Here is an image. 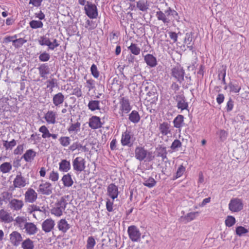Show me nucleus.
I'll return each instance as SVG.
<instances>
[{"label": "nucleus", "instance_id": "obj_1", "mask_svg": "<svg viewBox=\"0 0 249 249\" xmlns=\"http://www.w3.org/2000/svg\"><path fill=\"white\" fill-rule=\"evenodd\" d=\"M159 11H157L156 14V17L158 20L162 21L164 24L168 25L170 23L171 19L170 18L171 17H173L174 19L177 21H178L180 18L178 13L171 7H168L167 10L164 11V12L160 11L159 8Z\"/></svg>", "mask_w": 249, "mask_h": 249}, {"label": "nucleus", "instance_id": "obj_2", "mask_svg": "<svg viewBox=\"0 0 249 249\" xmlns=\"http://www.w3.org/2000/svg\"><path fill=\"white\" fill-rule=\"evenodd\" d=\"M68 197V195L64 196L60 199H57L55 204V207L51 210V213L58 217L61 216L63 214V212L65 210L68 204L66 199Z\"/></svg>", "mask_w": 249, "mask_h": 249}, {"label": "nucleus", "instance_id": "obj_3", "mask_svg": "<svg viewBox=\"0 0 249 249\" xmlns=\"http://www.w3.org/2000/svg\"><path fill=\"white\" fill-rule=\"evenodd\" d=\"M171 74L179 83H181L184 80L185 71L180 65H177L173 68Z\"/></svg>", "mask_w": 249, "mask_h": 249}, {"label": "nucleus", "instance_id": "obj_4", "mask_svg": "<svg viewBox=\"0 0 249 249\" xmlns=\"http://www.w3.org/2000/svg\"><path fill=\"white\" fill-rule=\"evenodd\" d=\"M85 14L91 19L97 18L98 15V10L96 6L92 2L87 1V4L84 7Z\"/></svg>", "mask_w": 249, "mask_h": 249}, {"label": "nucleus", "instance_id": "obj_5", "mask_svg": "<svg viewBox=\"0 0 249 249\" xmlns=\"http://www.w3.org/2000/svg\"><path fill=\"white\" fill-rule=\"evenodd\" d=\"M135 140V138L133 137V135L130 130H126L123 133L121 138L122 145L131 147Z\"/></svg>", "mask_w": 249, "mask_h": 249}, {"label": "nucleus", "instance_id": "obj_6", "mask_svg": "<svg viewBox=\"0 0 249 249\" xmlns=\"http://www.w3.org/2000/svg\"><path fill=\"white\" fill-rule=\"evenodd\" d=\"M243 207L242 200L238 198H232L229 204V209L232 212H239L243 210Z\"/></svg>", "mask_w": 249, "mask_h": 249}, {"label": "nucleus", "instance_id": "obj_7", "mask_svg": "<svg viewBox=\"0 0 249 249\" xmlns=\"http://www.w3.org/2000/svg\"><path fill=\"white\" fill-rule=\"evenodd\" d=\"M173 99L177 103V107L181 110H187L188 108V103L186 101V98L183 94L176 95Z\"/></svg>", "mask_w": 249, "mask_h": 249}, {"label": "nucleus", "instance_id": "obj_8", "mask_svg": "<svg viewBox=\"0 0 249 249\" xmlns=\"http://www.w3.org/2000/svg\"><path fill=\"white\" fill-rule=\"evenodd\" d=\"M42 183L39 185L37 192L43 195L49 196L53 193L52 185L49 182H45L44 180H41Z\"/></svg>", "mask_w": 249, "mask_h": 249}, {"label": "nucleus", "instance_id": "obj_9", "mask_svg": "<svg viewBox=\"0 0 249 249\" xmlns=\"http://www.w3.org/2000/svg\"><path fill=\"white\" fill-rule=\"evenodd\" d=\"M85 163L86 161L83 158L80 157L76 158L72 161L73 170L79 172L83 171L86 168Z\"/></svg>", "mask_w": 249, "mask_h": 249}, {"label": "nucleus", "instance_id": "obj_10", "mask_svg": "<svg viewBox=\"0 0 249 249\" xmlns=\"http://www.w3.org/2000/svg\"><path fill=\"white\" fill-rule=\"evenodd\" d=\"M127 232L130 239L133 242L137 241L141 237V233L135 226H130L128 228Z\"/></svg>", "mask_w": 249, "mask_h": 249}, {"label": "nucleus", "instance_id": "obj_11", "mask_svg": "<svg viewBox=\"0 0 249 249\" xmlns=\"http://www.w3.org/2000/svg\"><path fill=\"white\" fill-rule=\"evenodd\" d=\"M120 110L122 111L121 116H123V113H128L132 109L129 100L125 97H122L120 101Z\"/></svg>", "mask_w": 249, "mask_h": 249}, {"label": "nucleus", "instance_id": "obj_12", "mask_svg": "<svg viewBox=\"0 0 249 249\" xmlns=\"http://www.w3.org/2000/svg\"><path fill=\"white\" fill-rule=\"evenodd\" d=\"M11 244L15 247L18 246L22 241L21 234L17 231H12L9 235Z\"/></svg>", "mask_w": 249, "mask_h": 249}, {"label": "nucleus", "instance_id": "obj_13", "mask_svg": "<svg viewBox=\"0 0 249 249\" xmlns=\"http://www.w3.org/2000/svg\"><path fill=\"white\" fill-rule=\"evenodd\" d=\"M24 206L23 200L16 198H12L9 202L8 206L13 211H20Z\"/></svg>", "mask_w": 249, "mask_h": 249}, {"label": "nucleus", "instance_id": "obj_14", "mask_svg": "<svg viewBox=\"0 0 249 249\" xmlns=\"http://www.w3.org/2000/svg\"><path fill=\"white\" fill-rule=\"evenodd\" d=\"M24 196L26 202L33 203L36 201L37 198V194L32 188L28 189Z\"/></svg>", "mask_w": 249, "mask_h": 249}, {"label": "nucleus", "instance_id": "obj_15", "mask_svg": "<svg viewBox=\"0 0 249 249\" xmlns=\"http://www.w3.org/2000/svg\"><path fill=\"white\" fill-rule=\"evenodd\" d=\"M156 151L157 153L156 156L157 157H161L162 160L165 162H167L168 160L167 157L168 152L166 147L163 146L162 145H159L156 148Z\"/></svg>", "mask_w": 249, "mask_h": 249}, {"label": "nucleus", "instance_id": "obj_16", "mask_svg": "<svg viewBox=\"0 0 249 249\" xmlns=\"http://www.w3.org/2000/svg\"><path fill=\"white\" fill-rule=\"evenodd\" d=\"M147 154V151L143 147L137 146L135 149V157L140 161L146 158Z\"/></svg>", "mask_w": 249, "mask_h": 249}, {"label": "nucleus", "instance_id": "obj_17", "mask_svg": "<svg viewBox=\"0 0 249 249\" xmlns=\"http://www.w3.org/2000/svg\"><path fill=\"white\" fill-rule=\"evenodd\" d=\"M28 183L26 182L25 178L22 176L21 172H19V174L16 176L13 181L15 188L24 187Z\"/></svg>", "mask_w": 249, "mask_h": 249}, {"label": "nucleus", "instance_id": "obj_18", "mask_svg": "<svg viewBox=\"0 0 249 249\" xmlns=\"http://www.w3.org/2000/svg\"><path fill=\"white\" fill-rule=\"evenodd\" d=\"M23 229L25 230L27 234L30 235L35 234L38 231V228L32 222H25Z\"/></svg>", "mask_w": 249, "mask_h": 249}, {"label": "nucleus", "instance_id": "obj_19", "mask_svg": "<svg viewBox=\"0 0 249 249\" xmlns=\"http://www.w3.org/2000/svg\"><path fill=\"white\" fill-rule=\"evenodd\" d=\"M54 225V221L51 218H48L42 222V229L44 232H49L53 229Z\"/></svg>", "mask_w": 249, "mask_h": 249}, {"label": "nucleus", "instance_id": "obj_20", "mask_svg": "<svg viewBox=\"0 0 249 249\" xmlns=\"http://www.w3.org/2000/svg\"><path fill=\"white\" fill-rule=\"evenodd\" d=\"M89 126L92 129H96L102 127V123L99 117L93 116L89 120Z\"/></svg>", "mask_w": 249, "mask_h": 249}, {"label": "nucleus", "instance_id": "obj_21", "mask_svg": "<svg viewBox=\"0 0 249 249\" xmlns=\"http://www.w3.org/2000/svg\"><path fill=\"white\" fill-rule=\"evenodd\" d=\"M107 193L113 200L117 198L118 196V188L114 183L110 184L107 188Z\"/></svg>", "mask_w": 249, "mask_h": 249}, {"label": "nucleus", "instance_id": "obj_22", "mask_svg": "<svg viewBox=\"0 0 249 249\" xmlns=\"http://www.w3.org/2000/svg\"><path fill=\"white\" fill-rule=\"evenodd\" d=\"M37 69L40 76L43 79L47 78V75L50 73V68L47 63L41 64Z\"/></svg>", "mask_w": 249, "mask_h": 249}, {"label": "nucleus", "instance_id": "obj_23", "mask_svg": "<svg viewBox=\"0 0 249 249\" xmlns=\"http://www.w3.org/2000/svg\"><path fill=\"white\" fill-rule=\"evenodd\" d=\"M144 60L147 66L153 68L157 65V58L151 54H147L143 56Z\"/></svg>", "mask_w": 249, "mask_h": 249}, {"label": "nucleus", "instance_id": "obj_24", "mask_svg": "<svg viewBox=\"0 0 249 249\" xmlns=\"http://www.w3.org/2000/svg\"><path fill=\"white\" fill-rule=\"evenodd\" d=\"M36 153L32 149L27 150L21 159H23L27 162H31L36 156Z\"/></svg>", "mask_w": 249, "mask_h": 249}, {"label": "nucleus", "instance_id": "obj_25", "mask_svg": "<svg viewBox=\"0 0 249 249\" xmlns=\"http://www.w3.org/2000/svg\"><path fill=\"white\" fill-rule=\"evenodd\" d=\"M56 113L53 111H48L44 115V119L49 124H54L56 123Z\"/></svg>", "mask_w": 249, "mask_h": 249}, {"label": "nucleus", "instance_id": "obj_26", "mask_svg": "<svg viewBox=\"0 0 249 249\" xmlns=\"http://www.w3.org/2000/svg\"><path fill=\"white\" fill-rule=\"evenodd\" d=\"M0 220L4 223H10L13 220V218L9 213L4 209H1L0 210Z\"/></svg>", "mask_w": 249, "mask_h": 249}, {"label": "nucleus", "instance_id": "obj_27", "mask_svg": "<svg viewBox=\"0 0 249 249\" xmlns=\"http://www.w3.org/2000/svg\"><path fill=\"white\" fill-rule=\"evenodd\" d=\"M57 227L59 231L65 233L70 229L71 226L68 223L65 219H61L58 222Z\"/></svg>", "mask_w": 249, "mask_h": 249}, {"label": "nucleus", "instance_id": "obj_28", "mask_svg": "<svg viewBox=\"0 0 249 249\" xmlns=\"http://www.w3.org/2000/svg\"><path fill=\"white\" fill-rule=\"evenodd\" d=\"M65 100L64 95L61 92H58L55 94L53 98V104L56 107H59L62 104Z\"/></svg>", "mask_w": 249, "mask_h": 249}, {"label": "nucleus", "instance_id": "obj_29", "mask_svg": "<svg viewBox=\"0 0 249 249\" xmlns=\"http://www.w3.org/2000/svg\"><path fill=\"white\" fill-rule=\"evenodd\" d=\"M159 130L160 132L164 136L171 133L170 124L167 122H163L160 124Z\"/></svg>", "mask_w": 249, "mask_h": 249}, {"label": "nucleus", "instance_id": "obj_30", "mask_svg": "<svg viewBox=\"0 0 249 249\" xmlns=\"http://www.w3.org/2000/svg\"><path fill=\"white\" fill-rule=\"evenodd\" d=\"M59 170L63 172H67L71 169V163L69 161L64 159L59 163Z\"/></svg>", "mask_w": 249, "mask_h": 249}, {"label": "nucleus", "instance_id": "obj_31", "mask_svg": "<svg viewBox=\"0 0 249 249\" xmlns=\"http://www.w3.org/2000/svg\"><path fill=\"white\" fill-rule=\"evenodd\" d=\"M230 89V92L233 93H238L241 89V87L239 85L238 82L234 80L231 81L228 85Z\"/></svg>", "mask_w": 249, "mask_h": 249}, {"label": "nucleus", "instance_id": "obj_32", "mask_svg": "<svg viewBox=\"0 0 249 249\" xmlns=\"http://www.w3.org/2000/svg\"><path fill=\"white\" fill-rule=\"evenodd\" d=\"M184 116L182 115H178L173 120L174 126L177 128H180L184 124Z\"/></svg>", "mask_w": 249, "mask_h": 249}, {"label": "nucleus", "instance_id": "obj_33", "mask_svg": "<svg viewBox=\"0 0 249 249\" xmlns=\"http://www.w3.org/2000/svg\"><path fill=\"white\" fill-rule=\"evenodd\" d=\"M137 8L142 12L146 11L149 7V4L147 0H140L137 1Z\"/></svg>", "mask_w": 249, "mask_h": 249}, {"label": "nucleus", "instance_id": "obj_34", "mask_svg": "<svg viewBox=\"0 0 249 249\" xmlns=\"http://www.w3.org/2000/svg\"><path fill=\"white\" fill-rule=\"evenodd\" d=\"M69 149L71 151H74L76 149H78L79 151L80 150V149H82V150L84 152H88L89 151V149L86 147V145L83 146L78 142H76L73 143L70 146H69Z\"/></svg>", "mask_w": 249, "mask_h": 249}, {"label": "nucleus", "instance_id": "obj_35", "mask_svg": "<svg viewBox=\"0 0 249 249\" xmlns=\"http://www.w3.org/2000/svg\"><path fill=\"white\" fill-rule=\"evenodd\" d=\"M62 181L64 186L67 187H71L73 184V181L71 178V176L70 173L64 175L62 178Z\"/></svg>", "mask_w": 249, "mask_h": 249}, {"label": "nucleus", "instance_id": "obj_36", "mask_svg": "<svg viewBox=\"0 0 249 249\" xmlns=\"http://www.w3.org/2000/svg\"><path fill=\"white\" fill-rule=\"evenodd\" d=\"M126 61H127L128 66H134V67L139 66V60L137 59L134 55L128 54L126 56Z\"/></svg>", "mask_w": 249, "mask_h": 249}, {"label": "nucleus", "instance_id": "obj_37", "mask_svg": "<svg viewBox=\"0 0 249 249\" xmlns=\"http://www.w3.org/2000/svg\"><path fill=\"white\" fill-rule=\"evenodd\" d=\"M128 119L132 123L137 124L139 122L141 117L137 111L133 110L129 114Z\"/></svg>", "mask_w": 249, "mask_h": 249}, {"label": "nucleus", "instance_id": "obj_38", "mask_svg": "<svg viewBox=\"0 0 249 249\" xmlns=\"http://www.w3.org/2000/svg\"><path fill=\"white\" fill-rule=\"evenodd\" d=\"M21 245L23 249H34L35 247L33 241L29 238L23 240Z\"/></svg>", "mask_w": 249, "mask_h": 249}, {"label": "nucleus", "instance_id": "obj_39", "mask_svg": "<svg viewBox=\"0 0 249 249\" xmlns=\"http://www.w3.org/2000/svg\"><path fill=\"white\" fill-rule=\"evenodd\" d=\"M143 181V185L149 188L154 187L156 185L157 183V181L152 177H149L148 178H144Z\"/></svg>", "mask_w": 249, "mask_h": 249}, {"label": "nucleus", "instance_id": "obj_40", "mask_svg": "<svg viewBox=\"0 0 249 249\" xmlns=\"http://www.w3.org/2000/svg\"><path fill=\"white\" fill-rule=\"evenodd\" d=\"M100 101L98 100H91L89 101L88 107L91 111H94L95 110H100Z\"/></svg>", "mask_w": 249, "mask_h": 249}, {"label": "nucleus", "instance_id": "obj_41", "mask_svg": "<svg viewBox=\"0 0 249 249\" xmlns=\"http://www.w3.org/2000/svg\"><path fill=\"white\" fill-rule=\"evenodd\" d=\"M128 50L130 51L131 54L135 55H139L141 52V49L137 46V44L131 43L130 45L128 47Z\"/></svg>", "mask_w": 249, "mask_h": 249}, {"label": "nucleus", "instance_id": "obj_42", "mask_svg": "<svg viewBox=\"0 0 249 249\" xmlns=\"http://www.w3.org/2000/svg\"><path fill=\"white\" fill-rule=\"evenodd\" d=\"M12 166L10 162H5L0 165V170L2 173L9 172L12 169Z\"/></svg>", "mask_w": 249, "mask_h": 249}, {"label": "nucleus", "instance_id": "obj_43", "mask_svg": "<svg viewBox=\"0 0 249 249\" xmlns=\"http://www.w3.org/2000/svg\"><path fill=\"white\" fill-rule=\"evenodd\" d=\"M27 42V40L23 38H19L18 39H16L13 40V42H12V45L16 48H19L22 46V45Z\"/></svg>", "mask_w": 249, "mask_h": 249}, {"label": "nucleus", "instance_id": "obj_44", "mask_svg": "<svg viewBox=\"0 0 249 249\" xmlns=\"http://www.w3.org/2000/svg\"><path fill=\"white\" fill-rule=\"evenodd\" d=\"M17 144L16 141L13 139L11 141H3V145L6 150L12 149Z\"/></svg>", "mask_w": 249, "mask_h": 249}, {"label": "nucleus", "instance_id": "obj_45", "mask_svg": "<svg viewBox=\"0 0 249 249\" xmlns=\"http://www.w3.org/2000/svg\"><path fill=\"white\" fill-rule=\"evenodd\" d=\"M80 123L78 122L75 124H71L68 128V131L69 133H77L80 130Z\"/></svg>", "mask_w": 249, "mask_h": 249}, {"label": "nucleus", "instance_id": "obj_46", "mask_svg": "<svg viewBox=\"0 0 249 249\" xmlns=\"http://www.w3.org/2000/svg\"><path fill=\"white\" fill-rule=\"evenodd\" d=\"M39 131L42 133V137L44 139L50 137L51 133L45 125H42L39 128Z\"/></svg>", "mask_w": 249, "mask_h": 249}, {"label": "nucleus", "instance_id": "obj_47", "mask_svg": "<svg viewBox=\"0 0 249 249\" xmlns=\"http://www.w3.org/2000/svg\"><path fill=\"white\" fill-rule=\"evenodd\" d=\"M26 221V218L24 216H18L15 220V221L18 225V227H19L20 229H24L23 223L25 224V222H27Z\"/></svg>", "mask_w": 249, "mask_h": 249}, {"label": "nucleus", "instance_id": "obj_48", "mask_svg": "<svg viewBox=\"0 0 249 249\" xmlns=\"http://www.w3.org/2000/svg\"><path fill=\"white\" fill-rule=\"evenodd\" d=\"M185 171V167H184L182 165H180L178 167V168L177 171L176 175L173 176V180H176L177 178L181 177L182 176V175L183 174V173H184Z\"/></svg>", "mask_w": 249, "mask_h": 249}, {"label": "nucleus", "instance_id": "obj_49", "mask_svg": "<svg viewBox=\"0 0 249 249\" xmlns=\"http://www.w3.org/2000/svg\"><path fill=\"white\" fill-rule=\"evenodd\" d=\"M249 232V230L245 227L240 226L236 228V234L239 236H242Z\"/></svg>", "mask_w": 249, "mask_h": 249}, {"label": "nucleus", "instance_id": "obj_50", "mask_svg": "<svg viewBox=\"0 0 249 249\" xmlns=\"http://www.w3.org/2000/svg\"><path fill=\"white\" fill-rule=\"evenodd\" d=\"M1 196L4 202L7 203L8 201L9 202L12 199V193L4 191L1 193Z\"/></svg>", "mask_w": 249, "mask_h": 249}, {"label": "nucleus", "instance_id": "obj_51", "mask_svg": "<svg viewBox=\"0 0 249 249\" xmlns=\"http://www.w3.org/2000/svg\"><path fill=\"white\" fill-rule=\"evenodd\" d=\"M29 24L31 28H32V29H37L42 28L43 25V24L42 21L35 20H33L31 21L29 23Z\"/></svg>", "mask_w": 249, "mask_h": 249}, {"label": "nucleus", "instance_id": "obj_52", "mask_svg": "<svg viewBox=\"0 0 249 249\" xmlns=\"http://www.w3.org/2000/svg\"><path fill=\"white\" fill-rule=\"evenodd\" d=\"M59 141L63 146L66 147L70 144L71 139L69 137L62 136L59 138Z\"/></svg>", "mask_w": 249, "mask_h": 249}, {"label": "nucleus", "instance_id": "obj_53", "mask_svg": "<svg viewBox=\"0 0 249 249\" xmlns=\"http://www.w3.org/2000/svg\"><path fill=\"white\" fill-rule=\"evenodd\" d=\"M227 67L225 65H222L220 69L218 71V79L221 80L223 77H225L226 75Z\"/></svg>", "mask_w": 249, "mask_h": 249}, {"label": "nucleus", "instance_id": "obj_54", "mask_svg": "<svg viewBox=\"0 0 249 249\" xmlns=\"http://www.w3.org/2000/svg\"><path fill=\"white\" fill-rule=\"evenodd\" d=\"M194 34V33L193 32L187 33L185 34V37L184 38V43H186L187 45H190L194 39V37H193Z\"/></svg>", "mask_w": 249, "mask_h": 249}, {"label": "nucleus", "instance_id": "obj_55", "mask_svg": "<svg viewBox=\"0 0 249 249\" xmlns=\"http://www.w3.org/2000/svg\"><path fill=\"white\" fill-rule=\"evenodd\" d=\"M236 220L234 217L232 216H228L225 220V225L227 227H231L235 223Z\"/></svg>", "mask_w": 249, "mask_h": 249}, {"label": "nucleus", "instance_id": "obj_56", "mask_svg": "<svg viewBox=\"0 0 249 249\" xmlns=\"http://www.w3.org/2000/svg\"><path fill=\"white\" fill-rule=\"evenodd\" d=\"M50 41L49 38L47 37L46 36H43L40 37V38L38 40V43L41 46H47V45L51 44L50 43Z\"/></svg>", "mask_w": 249, "mask_h": 249}, {"label": "nucleus", "instance_id": "obj_57", "mask_svg": "<svg viewBox=\"0 0 249 249\" xmlns=\"http://www.w3.org/2000/svg\"><path fill=\"white\" fill-rule=\"evenodd\" d=\"M95 245V241L93 237L89 236L88 238L87 249H92Z\"/></svg>", "mask_w": 249, "mask_h": 249}, {"label": "nucleus", "instance_id": "obj_58", "mask_svg": "<svg viewBox=\"0 0 249 249\" xmlns=\"http://www.w3.org/2000/svg\"><path fill=\"white\" fill-rule=\"evenodd\" d=\"M50 55L49 53L44 52L43 53H40L39 56V60L41 62H46L48 61L50 59Z\"/></svg>", "mask_w": 249, "mask_h": 249}, {"label": "nucleus", "instance_id": "obj_59", "mask_svg": "<svg viewBox=\"0 0 249 249\" xmlns=\"http://www.w3.org/2000/svg\"><path fill=\"white\" fill-rule=\"evenodd\" d=\"M198 213V212H191L189 213H188L184 217V219L186 220L187 222L192 221L194 220L196 217V215Z\"/></svg>", "mask_w": 249, "mask_h": 249}, {"label": "nucleus", "instance_id": "obj_60", "mask_svg": "<svg viewBox=\"0 0 249 249\" xmlns=\"http://www.w3.org/2000/svg\"><path fill=\"white\" fill-rule=\"evenodd\" d=\"M47 83V88H50L51 91L57 85V80L55 78H52L46 81Z\"/></svg>", "mask_w": 249, "mask_h": 249}, {"label": "nucleus", "instance_id": "obj_61", "mask_svg": "<svg viewBox=\"0 0 249 249\" xmlns=\"http://www.w3.org/2000/svg\"><path fill=\"white\" fill-rule=\"evenodd\" d=\"M90 71L91 74L94 78H97L99 75V72L97 69L96 65L93 64L90 67Z\"/></svg>", "mask_w": 249, "mask_h": 249}, {"label": "nucleus", "instance_id": "obj_62", "mask_svg": "<svg viewBox=\"0 0 249 249\" xmlns=\"http://www.w3.org/2000/svg\"><path fill=\"white\" fill-rule=\"evenodd\" d=\"M181 146L182 143L178 139H176L172 142L170 148L173 150H176L177 149L180 147Z\"/></svg>", "mask_w": 249, "mask_h": 249}, {"label": "nucleus", "instance_id": "obj_63", "mask_svg": "<svg viewBox=\"0 0 249 249\" xmlns=\"http://www.w3.org/2000/svg\"><path fill=\"white\" fill-rule=\"evenodd\" d=\"M59 178L58 173L56 172L53 171L50 174L49 179L53 181H56Z\"/></svg>", "mask_w": 249, "mask_h": 249}, {"label": "nucleus", "instance_id": "obj_64", "mask_svg": "<svg viewBox=\"0 0 249 249\" xmlns=\"http://www.w3.org/2000/svg\"><path fill=\"white\" fill-rule=\"evenodd\" d=\"M113 200L112 199L111 201L110 199H107L106 202V208L108 212H111L113 211Z\"/></svg>", "mask_w": 249, "mask_h": 249}]
</instances>
